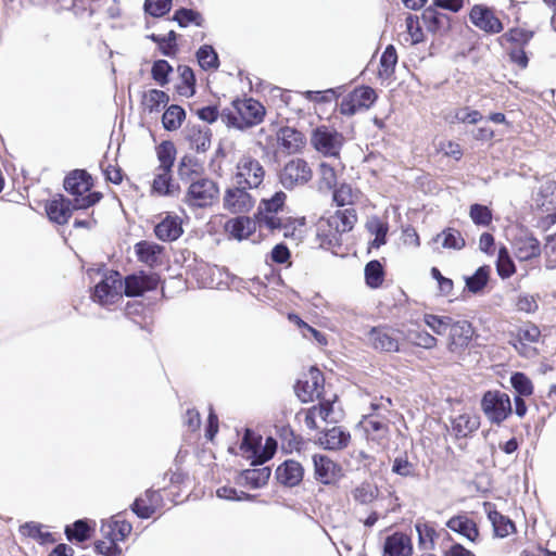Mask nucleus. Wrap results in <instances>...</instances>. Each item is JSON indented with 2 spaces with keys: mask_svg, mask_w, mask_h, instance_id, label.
<instances>
[{
  "mask_svg": "<svg viewBox=\"0 0 556 556\" xmlns=\"http://www.w3.org/2000/svg\"><path fill=\"white\" fill-rule=\"evenodd\" d=\"M287 194L285 191H276L270 198H263L257 205L254 217L258 224L260 232L275 235L282 232L285 238H294L299 226L304 223L298 218L286 216Z\"/></svg>",
  "mask_w": 556,
  "mask_h": 556,
  "instance_id": "obj_1",
  "label": "nucleus"
},
{
  "mask_svg": "<svg viewBox=\"0 0 556 556\" xmlns=\"http://www.w3.org/2000/svg\"><path fill=\"white\" fill-rule=\"evenodd\" d=\"M155 154L159 165L154 169L150 192L157 197H174L180 191V186L173 175L177 155L176 146L170 140H163L155 147Z\"/></svg>",
  "mask_w": 556,
  "mask_h": 556,
  "instance_id": "obj_2",
  "label": "nucleus"
},
{
  "mask_svg": "<svg viewBox=\"0 0 556 556\" xmlns=\"http://www.w3.org/2000/svg\"><path fill=\"white\" fill-rule=\"evenodd\" d=\"M94 179L86 169H73L63 180L64 190L72 197L76 210H88L103 199V193L94 191Z\"/></svg>",
  "mask_w": 556,
  "mask_h": 556,
  "instance_id": "obj_3",
  "label": "nucleus"
},
{
  "mask_svg": "<svg viewBox=\"0 0 556 556\" xmlns=\"http://www.w3.org/2000/svg\"><path fill=\"white\" fill-rule=\"evenodd\" d=\"M132 531V525L122 514H116L102 522L100 532L101 539L93 543L96 553L103 556H123L118 546Z\"/></svg>",
  "mask_w": 556,
  "mask_h": 556,
  "instance_id": "obj_4",
  "label": "nucleus"
},
{
  "mask_svg": "<svg viewBox=\"0 0 556 556\" xmlns=\"http://www.w3.org/2000/svg\"><path fill=\"white\" fill-rule=\"evenodd\" d=\"M232 110L225 109L222 118L227 126L244 130L261 124L265 117V106L253 98L236 99Z\"/></svg>",
  "mask_w": 556,
  "mask_h": 556,
  "instance_id": "obj_5",
  "label": "nucleus"
},
{
  "mask_svg": "<svg viewBox=\"0 0 556 556\" xmlns=\"http://www.w3.org/2000/svg\"><path fill=\"white\" fill-rule=\"evenodd\" d=\"M534 34V30L531 29L511 27L497 39L500 46L505 50L509 62L519 70H526L529 65L530 59L526 52V47L532 40Z\"/></svg>",
  "mask_w": 556,
  "mask_h": 556,
  "instance_id": "obj_6",
  "label": "nucleus"
},
{
  "mask_svg": "<svg viewBox=\"0 0 556 556\" xmlns=\"http://www.w3.org/2000/svg\"><path fill=\"white\" fill-rule=\"evenodd\" d=\"M219 199V187L208 177L191 181L188 186L182 202L191 210L207 208Z\"/></svg>",
  "mask_w": 556,
  "mask_h": 556,
  "instance_id": "obj_7",
  "label": "nucleus"
},
{
  "mask_svg": "<svg viewBox=\"0 0 556 556\" xmlns=\"http://www.w3.org/2000/svg\"><path fill=\"white\" fill-rule=\"evenodd\" d=\"M299 400L303 403L324 400H337L336 394H328L325 390V376L320 369L312 366L294 386Z\"/></svg>",
  "mask_w": 556,
  "mask_h": 556,
  "instance_id": "obj_8",
  "label": "nucleus"
},
{
  "mask_svg": "<svg viewBox=\"0 0 556 556\" xmlns=\"http://www.w3.org/2000/svg\"><path fill=\"white\" fill-rule=\"evenodd\" d=\"M311 146L325 157L340 159L345 138L342 132L328 125H319L311 132Z\"/></svg>",
  "mask_w": 556,
  "mask_h": 556,
  "instance_id": "obj_9",
  "label": "nucleus"
},
{
  "mask_svg": "<svg viewBox=\"0 0 556 556\" xmlns=\"http://www.w3.org/2000/svg\"><path fill=\"white\" fill-rule=\"evenodd\" d=\"M383 404L371 403L372 413L364 416L362 425L367 441L377 444L381 450L387 451L390 444V421L388 418L376 413Z\"/></svg>",
  "mask_w": 556,
  "mask_h": 556,
  "instance_id": "obj_10",
  "label": "nucleus"
},
{
  "mask_svg": "<svg viewBox=\"0 0 556 556\" xmlns=\"http://www.w3.org/2000/svg\"><path fill=\"white\" fill-rule=\"evenodd\" d=\"M314 177L309 163L303 157H293L285 163L278 174L279 182L287 190L307 185Z\"/></svg>",
  "mask_w": 556,
  "mask_h": 556,
  "instance_id": "obj_11",
  "label": "nucleus"
},
{
  "mask_svg": "<svg viewBox=\"0 0 556 556\" xmlns=\"http://www.w3.org/2000/svg\"><path fill=\"white\" fill-rule=\"evenodd\" d=\"M261 442V435L256 434L251 429L245 430L240 450L248 459L252 460V465H262L269 460L276 453L277 442L274 438L268 437L262 450Z\"/></svg>",
  "mask_w": 556,
  "mask_h": 556,
  "instance_id": "obj_12",
  "label": "nucleus"
},
{
  "mask_svg": "<svg viewBox=\"0 0 556 556\" xmlns=\"http://www.w3.org/2000/svg\"><path fill=\"white\" fill-rule=\"evenodd\" d=\"M265 175L264 166L250 153L243 154L236 165L235 179L241 187L256 189L263 184Z\"/></svg>",
  "mask_w": 556,
  "mask_h": 556,
  "instance_id": "obj_13",
  "label": "nucleus"
},
{
  "mask_svg": "<svg viewBox=\"0 0 556 556\" xmlns=\"http://www.w3.org/2000/svg\"><path fill=\"white\" fill-rule=\"evenodd\" d=\"M481 409L490 422L500 425L511 414L510 397L500 390H489L481 399Z\"/></svg>",
  "mask_w": 556,
  "mask_h": 556,
  "instance_id": "obj_14",
  "label": "nucleus"
},
{
  "mask_svg": "<svg viewBox=\"0 0 556 556\" xmlns=\"http://www.w3.org/2000/svg\"><path fill=\"white\" fill-rule=\"evenodd\" d=\"M403 332L390 325L371 327L367 332L368 344L376 351L383 353H397L401 350L400 337Z\"/></svg>",
  "mask_w": 556,
  "mask_h": 556,
  "instance_id": "obj_15",
  "label": "nucleus"
},
{
  "mask_svg": "<svg viewBox=\"0 0 556 556\" xmlns=\"http://www.w3.org/2000/svg\"><path fill=\"white\" fill-rule=\"evenodd\" d=\"M123 277L117 270H109L94 286L93 301L101 305L114 304L122 298Z\"/></svg>",
  "mask_w": 556,
  "mask_h": 556,
  "instance_id": "obj_16",
  "label": "nucleus"
},
{
  "mask_svg": "<svg viewBox=\"0 0 556 556\" xmlns=\"http://www.w3.org/2000/svg\"><path fill=\"white\" fill-rule=\"evenodd\" d=\"M540 339V328L532 323H527L517 328L516 332L513 334L510 344L515 348L520 356L531 358L539 355L536 344L539 343Z\"/></svg>",
  "mask_w": 556,
  "mask_h": 556,
  "instance_id": "obj_17",
  "label": "nucleus"
},
{
  "mask_svg": "<svg viewBox=\"0 0 556 556\" xmlns=\"http://www.w3.org/2000/svg\"><path fill=\"white\" fill-rule=\"evenodd\" d=\"M377 100V93L369 86H359L349 92L340 102L342 115L352 116L356 112L369 109Z\"/></svg>",
  "mask_w": 556,
  "mask_h": 556,
  "instance_id": "obj_18",
  "label": "nucleus"
},
{
  "mask_svg": "<svg viewBox=\"0 0 556 556\" xmlns=\"http://www.w3.org/2000/svg\"><path fill=\"white\" fill-rule=\"evenodd\" d=\"M164 492L166 495L173 494V492L168 491V488H163L160 490L148 489L143 494L138 496L130 508L132 513L141 518L149 519L157 511L162 510L164 507V496L162 494Z\"/></svg>",
  "mask_w": 556,
  "mask_h": 556,
  "instance_id": "obj_19",
  "label": "nucleus"
},
{
  "mask_svg": "<svg viewBox=\"0 0 556 556\" xmlns=\"http://www.w3.org/2000/svg\"><path fill=\"white\" fill-rule=\"evenodd\" d=\"M510 242L513 252L520 262H528L541 256V242L533 232L527 228L519 229Z\"/></svg>",
  "mask_w": 556,
  "mask_h": 556,
  "instance_id": "obj_20",
  "label": "nucleus"
},
{
  "mask_svg": "<svg viewBox=\"0 0 556 556\" xmlns=\"http://www.w3.org/2000/svg\"><path fill=\"white\" fill-rule=\"evenodd\" d=\"M475 336L472 324L466 319L454 320L448 329L446 349L453 354H463Z\"/></svg>",
  "mask_w": 556,
  "mask_h": 556,
  "instance_id": "obj_21",
  "label": "nucleus"
},
{
  "mask_svg": "<svg viewBox=\"0 0 556 556\" xmlns=\"http://www.w3.org/2000/svg\"><path fill=\"white\" fill-rule=\"evenodd\" d=\"M160 280L159 274L144 270L128 275L123 280L124 294L128 298L142 296L146 292L156 290Z\"/></svg>",
  "mask_w": 556,
  "mask_h": 556,
  "instance_id": "obj_22",
  "label": "nucleus"
},
{
  "mask_svg": "<svg viewBox=\"0 0 556 556\" xmlns=\"http://www.w3.org/2000/svg\"><path fill=\"white\" fill-rule=\"evenodd\" d=\"M154 225V236L162 242H174L184 235V220L174 212H164L159 215Z\"/></svg>",
  "mask_w": 556,
  "mask_h": 556,
  "instance_id": "obj_23",
  "label": "nucleus"
},
{
  "mask_svg": "<svg viewBox=\"0 0 556 556\" xmlns=\"http://www.w3.org/2000/svg\"><path fill=\"white\" fill-rule=\"evenodd\" d=\"M470 22L486 34H500L504 29L502 21L493 9L483 4H475L469 12Z\"/></svg>",
  "mask_w": 556,
  "mask_h": 556,
  "instance_id": "obj_24",
  "label": "nucleus"
},
{
  "mask_svg": "<svg viewBox=\"0 0 556 556\" xmlns=\"http://www.w3.org/2000/svg\"><path fill=\"white\" fill-rule=\"evenodd\" d=\"M248 189L249 188L239 185L228 188L223 199L224 208L232 214L250 212L255 204V199L250 194Z\"/></svg>",
  "mask_w": 556,
  "mask_h": 556,
  "instance_id": "obj_25",
  "label": "nucleus"
},
{
  "mask_svg": "<svg viewBox=\"0 0 556 556\" xmlns=\"http://www.w3.org/2000/svg\"><path fill=\"white\" fill-rule=\"evenodd\" d=\"M45 211L50 222L63 226L68 223L73 212L77 210L71 199L65 198L62 193H56L46 202Z\"/></svg>",
  "mask_w": 556,
  "mask_h": 556,
  "instance_id": "obj_26",
  "label": "nucleus"
},
{
  "mask_svg": "<svg viewBox=\"0 0 556 556\" xmlns=\"http://www.w3.org/2000/svg\"><path fill=\"white\" fill-rule=\"evenodd\" d=\"M314 477L317 482L330 485L333 484L341 476V466L324 454H314Z\"/></svg>",
  "mask_w": 556,
  "mask_h": 556,
  "instance_id": "obj_27",
  "label": "nucleus"
},
{
  "mask_svg": "<svg viewBox=\"0 0 556 556\" xmlns=\"http://www.w3.org/2000/svg\"><path fill=\"white\" fill-rule=\"evenodd\" d=\"M135 254L139 263L149 268H156L163 265L165 248L156 242L141 240L134 245Z\"/></svg>",
  "mask_w": 556,
  "mask_h": 556,
  "instance_id": "obj_28",
  "label": "nucleus"
},
{
  "mask_svg": "<svg viewBox=\"0 0 556 556\" xmlns=\"http://www.w3.org/2000/svg\"><path fill=\"white\" fill-rule=\"evenodd\" d=\"M445 526L451 531L464 536L471 543L476 544L480 541L481 534L477 522L465 513L451 517L445 522Z\"/></svg>",
  "mask_w": 556,
  "mask_h": 556,
  "instance_id": "obj_29",
  "label": "nucleus"
},
{
  "mask_svg": "<svg viewBox=\"0 0 556 556\" xmlns=\"http://www.w3.org/2000/svg\"><path fill=\"white\" fill-rule=\"evenodd\" d=\"M316 239L324 249H336L342 245V235L329 217H321L317 222Z\"/></svg>",
  "mask_w": 556,
  "mask_h": 556,
  "instance_id": "obj_30",
  "label": "nucleus"
},
{
  "mask_svg": "<svg viewBox=\"0 0 556 556\" xmlns=\"http://www.w3.org/2000/svg\"><path fill=\"white\" fill-rule=\"evenodd\" d=\"M258 228V224L255 217L249 216H238L228 219L225 223L224 229L225 232L233 239L244 240L249 239Z\"/></svg>",
  "mask_w": 556,
  "mask_h": 556,
  "instance_id": "obj_31",
  "label": "nucleus"
},
{
  "mask_svg": "<svg viewBox=\"0 0 556 556\" xmlns=\"http://www.w3.org/2000/svg\"><path fill=\"white\" fill-rule=\"evenodd\" d=\"M185 140L197 153H205L211 148L212 130L201 125H189L185 129Z\"/></svg>",
  "mask_w": 556,
  "mask_h": 556,
  "instance_id": "obj_32",
  "label": "nucleus"
},
{
  "mask_svg": "<svg viewBox=\"0 0 556 556\" xmlns=\"http://www.w3.org/2000/svg\"><path fill=\"white\" fill-rule=\"evenodd\" d=\"M177 173L181 181H194L204 178V162L190 153L182 155L177 165Z\"/></svg>",
  "mask_w": 556,
  "mask_h": 556,
  "instance_id": "obj_33",
  "label": "nucleus"
},
{
  "mask_svg": "<svg viewBox=\"0 0 556 556\" xmlns=\"http://www.w3.org/2000/svg\"><path fill=\"white\" fill-rule=\"evenodd\" d=\"M331 192L332 202L338 207H352L365 199V194L359 188L353 187L346 181L340 182L338 186H336V188L331 190Z\"/></svg>",
  "mask_w": 556,
  "mask_h": 556,
  "instance_id": "obj_34",
  "label": "nucleus"
},
{
  "mask_svg": "<svg viewBox=\"0 0 556 556\" xmlns=\"http://www.w3.org/2000/svg\"><path fill=\"white\" fill-rule=\"evenodd\" d=\"M279 146L288 153L301 152L306 146L304 134L293 127L285 126L277 132Z\"/></svg>",
  "mask_w": 556,
  "mask_h": 556,
  "instance_id": "obj_35",
  "label": "nucleus"
},
{
  "mask_svg": "<svg viewBox=\"0 0 556 556\" xmlns=\"http://www.w3.org/2000/svg\"><path fill=\"white\" fill-rule=\"evenodd\" d=\"M303 477L304 468L299 462L294 459L285 460L276 469L277 480L287 486H295L300 484L303 480Z\"/></svg>",
  "mask_w": 556,
  "mask_h": 556,
  "instance_id": "obj_36",
  "label": "nucleus"
},
{
  "mask_svg": "<svg viewBox=\"0 0 556 556\" xmlns=\"http://www.w3.org/2000/svg\"><path fill=\"white\" fill-rule=\"evenodd\" d=\"M336 400H324L318 401V404L313 405L308 408H302L298 414L296 418L303 417L306 427L309 430H317L318 425L315 417V410L319 408V417L324 421H328L330 415L333 413V403Z\"/></svg>",
  "mask_w": 556,
  "mask_h": 556,
  "instance_id": "obj_37",
  "label": "nucleus"
},
{
  "mask_svg": "<svg viewBox=\"0 0 556 556\" xmlns=\"http://www.w3.org/2000/svg\"><path fill=\"white\" fill-rule=\"evenodd\" d=\"M318 442L326 450H343L351 442V433L342 427L336 426L325 430L318 438Z\"/></svg>",
  "mask_w": 556,
  "mask_h": 556,
  "instance_id": "obj_38",
  "label": "nucleus"
},
{
  "mask_svg": "<svg viewBox=\"0 0 556 556\" xmlns=\"http://www.w3.org/2000/svg\"><path fill=\"white\" fill-rule=\"evenodd\" d=\"M169 102V96L160 89H149L142 92L140 108L146 114H159Z\"/></svg>",
  "mask_w": 556,
  "mask_h": 556,
  "instance_id": "obj_39",
  "label": "nucleus"
},
{
  "mask_svg": "<svg viewBox=\"0 0 556 556\" xmlns=\"http://www.w3.org/2000/svg\"><path fill=\"white\" fill-rule=\"evenodd\" d=\"M480 427V417L476 414L464 413L452 420V431L457 439L471 437Z\"/></svg>",
  "mask_w": 556,
  "mask_h": 556,
  "instance_id": "obj_40",
  "label": "nucleus"
},
{
  "mask_svg": "<svg viewBox=\"0 0 556 556\" xmlns=\"http://www.w3.org/2000/svg\"><path fill=\"white\" fill-rule=\"evenodd\" d=\"M96 523L87 519H78L64 529L67 541L72 543H83L90 540L94 532Z\"/></svg>",
  "mask_w": 556,
  "mask_h": 556,
  "instance_id": "obj_41",
  "label": "nucleus"
},
{
  "mask_svg": "<svg viewBox=\"0 0 556 556\" xmlns=\"http://www.w3.org/2000/svg\"><path fill=\"white\" fill-rule=\"evenodd\" d=\"M488 518L492 523L494 535L497 538H506L516 533L515 522L507 516L500 513L494 505L488 504Z\"/></svg>",
  "mask_w": 556,
  "mask_h": 556,
  "instance_id": "obj_42",
  "label": "nucleus"
},
{
  "mask_svg": "<svg viewBox=\"0 0 556 556\" xmlns=\"http://www.w3.org/2000/svg\"><path fill=\"white\" fill-rule=\"evenodd\" d=\"M410 539L404 533L395 532L384 542L383 556H410Z\"/></svg>",
  "mask_w": 556,
  "mask_h": 556,
  "instance_id": "obj_43",
  "label": "nucleus"
},
{
  "mask_svg": "<svg viewBox=\"0 0 556 556\" xmlns=\"http://www.w3.org/2000/svg\"><path fill=\"white\" fill-rule=\"evenodd\" d=\"M329 218L342 236L352 231L358 220L357 212L353 207L337 210Z\"/></svg>",
  "mask_w": 556,
  "mask_h": 556,
  "instance_id": "obj_44",
  "label": "nucleus"
},
{
  "mask_svg": "<svg viewBox=\"0 0 556 556\" xmlns=\"http://www.w3.org/2000/svg\"><path fill=\"white\" fill-rule=\"evenodd\" d=\"M165 111L162 114V125L167 131L178 130L186 121V110L178 104H170L164 108Z\"/></svg>",
  "mask_w": 556,
  "mask_h": 556,
  "instance_id": "obj_45",
  "label": "nucleus"
},
{
  "mask_svg": "<svg viewBox=\"0 0 556 556\" xmlns=\"http://www.w3.org/2000/svg\"><path fill=\"white\" fill-rule=\"evenodd\" d=\"M421 21L428 31L437 33L448 26L450 18L433 5L422 11Z\"/></svg>",
  "mask_w": 556,
  "mask_h": 556,
  "instance_id": "obj_46",
  "label": "nucleus"
},
{
  "mask_svg": "<svg viewBox=\"0 0 556 556\" xmlns=\"http://www.w3.org/2000/svg\"><path fill=\"white\" fill-rule=\"evenodd\" d=\"M270 477V469L268 467L257 469H245L240 473L239 484L249 486L250 489H257L265 485Z\"/></svg>",
  "mask_w": 556,
  "mask_h": 556,
  "instance_id": "obj_47",
  "label": "nucleus"
},
{
  "mask_svg": "<svg viewBox=\"0 0 556 556\" xmlns=\"http://www.w3.org/2000/svg\"><path fill=\"white\" fill-rule=\"evenodd\" d=\"M179 83L176 91L179 96L190 98L195 93V76L192 68L188 65H179Z\"/></svg>",
  "mask_w": 556,
  "mask_h": 556,
  "instance_id": "obj_48",
  "label": "nucleus"
},
{
  "mask_svg": "<svg viewBox=\"0 0 556 556\" xmlns=\"http://www.w3.org/2000/svg\"><path fill=\"white\" fill-rule=\"evenodd\" d=\"M364 277L367 287H369L370 289H378L382 287L386 278V270L380 261H369L365 265Z\"/></svg>",
  "mask_w": 556,
  "mask_h": 556,
  "instance_id": "obj_49",
  "label": "nucleus"
},
{
  "mask_svg": "<svg viewBox=\"0 0 556 556\" xmlns=\"http://www.w3.org/2000/svg\"><path fill=\"white\" fill-rule=\"evenodd\" d=\"M434 241H441L442 248L448 250H462L466 247L462 232L453 227L444 228L435 236Z\"/></svg>",
  "mask_w": 556,
  "mask_h": 556,
  "instance_id": "obj_50",
  "label": "nucleus"
},
{
  "mask_svg": "<svg viewBox=\"0 0 556 556\" xmlns=\"http://www.w3.org/2000/svg\"><path fill=\"white\" fill-rule=\"evenodd\" d=\"M366 229L369 233L375 236L374 240L370 242V247L379 249L381 245L387 243V235L389 231V225L387 222H383L378 216H374L367 220Z\"/></svg>",
  "mask_w": 556,
  "mask_h": 556,
  "instance_id": "obj_51",
  "label": "nucleus"
},
{
  "mask_svg": "<svg viewBox=\"0 0 556 556\" xmlns=\"http://www.w3.org/2000/svg\"><path fill=\"white\" fill-rule=\"evenodd\" d=\"M379 495V489L371 482L364 481L352 490V497L356 504L369 505Z\"/></svg>",
  "mask_w": 556,
  "mask_h": 556,
  "instance_id": "obj_52",
  "label": "nucleus"
},
{
  "mask_svg": "<svg viewBox=\"0 0 556 556\" xmlns=\"http://www.w3.org/2000/svg\"><path fill=\"white\" fill-rule=\"evenodd\" d=\"M397 64V52L393 45L387 46L381 58L379 65V77L383 79L390 78L395 71Z\"/></svg>",
  "mask_w": 556,
  "mask_h": 556,
  "instance_id": "obj_53",
  "label": "nucleus"
},
{
  "mask_svg": "<svg viewBox=\"0 0 556 556\" xmlns=\"http://www.w3.org/2000/svg\"><path fill=\"white\" fill-rule=\"evenodd\" d=\"M495 267L497 275L502 279H508L516 273V265L505 245L498 249Z\"/></svg>",
  "mask_w": 556,
  "mask_h": 556,
  "instance_id": "obj_54",
  "label": "nucleus"
},
{
  "mask_svg": "<svg viewBox=\"0 0 556 556\" xmlns=\"http://www.w3.org/2000/svg\"><path fill=\"white\" fill-rule=\"evenodd\" d=\"M491 274L490 265L480 266L472 276L466 278V288L471 293L481 292L488 285Z\"/></svg>",
  "mask_w": 556,
  "mask_h": 556,
  "instance_id": "obj_55",
  "label": "nucleus"
},
{
  "mask_svg": "<svg viewBox=\"0 0 556 556\" xmlns=\"http://www.w3.org/2000/svg\"><path fill=\"white\" fill-rule=\"evenodd\" d=\"M148 38L157 45L164 55L173 56L178 51L177 34L175 30H169L165 36L151 34Z\"/></svg>",
  "mask_w": 556,
  "mask_h": 556,
  "instance_id": "obj_56",
  "label": "nucleus"
},
{
  "mask_svg": "<svg viewBox=\"0 0 556 556\" xmlns=\"http://www.w3.org/2000/svg\"><path fill=\"white\" fill-rule=\"evenodd\" d=\"M172 20L177 22L180 27H188L189 25L202 27L204 24V18L200 12L186 8L176 10Z\"/></svg>",
  "mask_w": 556,
  "mask_h": 556,
  "instance_id": "obj_57",
  "label": "nucleus"
},
{
  "mask_svg": "<svg viewBox=\"0 0 556 556\" xmlns=\"http://www.w3.org/2000/svg\"><path fill=\"white\" fill-rule=\"evenodd\" d=\"M197 59L199 65L204 71L217 70L219 66L218 55L214 48L210 45H203L199 48L197 52Z\"/></svg>",
  "mask_w": 556,
  "mask_h": 556,
  "instance_id": "obj_58",
  "label": "nucleus"
},
{
  "mask_svg": "<svg viewBox=\"0 0 556 556\" xmlns=\"http://www.w3.org/2000/svg\"><path fill=\"white\" fill-rule=\"evenodd\" d=\"M318 174L319 186L321 189L331 191L333 188H336V186L339 185L338 173L331 164L327 162H321L318 165Z\"/></svg>",
  "mask_w": 556,
  "mask_h": 556,
  "instance_id": "obj_59",
  "label": "nucleus"
},
{
  "mask_svg": "<svg viewBox=\"0 0 556 556\" xmlns=\"http://www.w3.org/2000/svg\"><path fill=\"white\" fill-rule=\"evenodd\" d=\"M422 319L424 323L438 336L444 334L454 321L451 316H440L435 314H425Z\"/></svg>",
  "mask_w": 556,
  "mask_h": 556,
  "instance_id": "obj_60",
  "label": "nucleus"
},
{
  "mask_svg": "<svg viewBox=\"0 0 556 556\" xmlns=\"http://www.w3.org/2000/svg\"><path fill=\"white\" fill-rule=\"evenodd\" d=\"M172 72L173 67L166 60H156L152 65L151 76L157 85L164 87L169 83Z\"/></svg>",
  "mask_w": 556,
  "mask_h": 556,
  "instance_id": "obj_61",
  "label": "nucleus"
},
{
  "mask_svg": "<svg viewBox=\"0 0 556 556\" xmlns=\"http://www.w3.org/2000/svg\"><path fill=\"white\" fill-rule=\"evenodd\" d=\"M410 343L414 346L432 350L438 346L439 340L426 330L409 331Z\"/></svg>",
  "mask_w": 556,
  "mask_h": 556,
  "instance_id": "obj_62",
  "label": "nucleus"
},
{
  "mask_svg": "<svg viewBox=\"0 0 556 556\" xmlns=\"http://www.w3.org/2000/svg\"><path fill=\"white\" fill-rule=\"evenodd\" d=\"M540 197L544 199L539 206L545 211L556 207V180L547 179L540 188Z\"/></svg>",
  "mask_w": 556,
  "mask_h": 556,
  "instance_id": "obj_63",
  "label": "nucleus"
},
{
  "mask_svg": "<svg viewBox=\"0 0 556 556\" xmlns=\"http://www.w3.org/2000/svg\"><path fill=\"white\" fill-rule=\"evenodd\" d=\"M469 216L475 225L484 227L491 225L493 218L492 211L486 205L478 203L470 205Z\"/></svg>",
  "mask_w": 556,
  "mask_h": 556,
  "instance_id": "obj_64",
  "label": "nucleus"
}]
</instances>
